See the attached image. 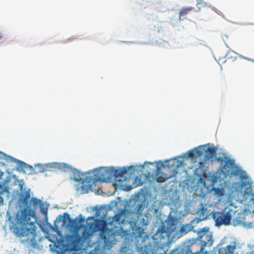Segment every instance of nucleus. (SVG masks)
I'll list each match as a JSON object with an SVG mask.
<instances>
[{
    "label": "nucleus",
    "mask_w": 254,
    "mask_h": 254,
    "mask_svg": "<svg viewBox=\"0 0 254 254\" xmlns=\"http://www.w3.org/2000/svg\"><path fill=\"white\" fill-rule=\"evenodd\" d=\"M236 249V245H228L225 248H221L219 249V254H233Z\"/></svg>",
    "instance_id": "nucleus-12"
},
{
    "label": "nucleus",
    "mask_w": 254,
    "mask_h": 254,
    "mask_svg": "<svg viewBox=\"0 0 254 254\" xmlns=\"http://www.w3.org/2000/svg\"><path fill=\"white\" fill-rule=\"evenodd\" d=\"M30 198V189L20 194L19 203L27 207L17 212L16 214V233L21 236L31 235L34 238L36 233V227L35 224V216L34 211L28 207Z\"/></svg>",
    "instance_id": "nucleus-2"
},
{
    "label": "nucleus",
    "mask_w": 254,
    "mask_h": 254,
    "mask_svg": "<svg viewBox=\"0 0 254 254\" xmlns=\"http://www.w3.org/2000/svg\"><path fill=\"white\" fill-rule=\"evenodd\" d=\"M145 254H150L149 252H146Z\"/></svg>",
    "instance_id": "nucleus-33"
},
{
    "label": "nucleus",
    "mask_w": 254,
    "mask_h": 254,
    "mask_svg": "<svg viewBox=\"0 0 254 254\" xmlns=\"http://www.w3.org/2000/svg\"><path fill=\"white\" fill-rule=\"evenodd\" d=\"M247 178V176H246V177H245V176H243V178H244V179H246V178Z\"/></svg>",
    "instance_id": "nucleus-32"
},
{
    "label": "nucleus",
    "mask_w": 254,
    "mask_h": 254,
    "mask_svg": "<svg viewBox=\"0 0 254 254\" xmlns=\"http://www.w3.org/2000/svg\"><path fill=\"white\" fill-rule=\"evenodd\" d=\"M37 166L39 167V168L40 169V172H44L46 170V169L48 168L47 165H43L42 164H38Z\"/></svg>",
    "instance_id": "nucleus-20"
},
{
    "label": "nucleus",
    "mask_w": 254,
    "mask_h": 254,
    "mask_svg": "<svg viewBox=\"0 0 254 254\" xmlns=\"http://www.w3.org/2000/svg\"><path fill=\"white\" fill-rule=\"evenodd\" d=\"M100 171L101 172V175L99 178V180H101L102 182H105L106 181V180L110 179L111 178V176H109V175H107V177L104 176L103 175L104 173H112L115 178H118L119 177H123L127 172V170L126 168H121L120 169L118 170L113 169L112 170V171L104 169L101 170Z\"/></svg>",
    "instance_id": "nucleus-7"
},
{
    "label": "nucleus",
    "mask_w": 254,
    "mask_h": 254,
    "mask_svg": "<svg viewBox=\"0 0 254 254\" xmlns=\"http://www.w3.org/2000/svg\"><path fill=\"white\" fill-rule=\"evenodd\" d=\"M214 194L217 196H222L224 194V190L223 188H215L213 190Z\"/></svg>",
    "instance_id": "nucleus-16"
},
{
    "label": "nucleus",
    "mask_w": 254,
    "mask_h": 254,
    "mask_svg": "<svg viewBox=\"0 0 254 254\" xmlns=\"http://www.w3.org/2000/svg\"><path fill=\"white\" fill-rule=\"evenodd\" d=\"M156 232H157V233L159 232V229L157 230V231Z\"/></svg>",
    "instance_id": "nucleus-34"
},
{
    "label": "nucleus",
    "mask_w": 254,
    "mask_h": 254,
    "mask_svg": "<svg viewBox=\"0 0 254 254\" xmlns=\"http://www.w3.org/2000/svg\"><path fill=\"white\" fill-rule=\"evenodd\" d=\"M217 148L214 146L209 147L205 150L204 160L205 161L212 159L216 155Z\"/></svg>",
    "instance_id": "nucleus-9"
},
{
    "label": "nucleus",
    "mask_w": 254,
    "mask_h": 254,
    "mask_svg": "<svg viewBox=\"0 0 254 254\" xmlns=\"http://www.w3.org/2000/svg\"><path fill=\"white\" fill-rule=\"evenodd\" d=\"M199 165L201 166V165L203 164V163L202 162H199Z\"/></svg>",
    "instance_id": "nucleus-31"
},
{
    "label": "nucleus",
    "mask_w": 254,
    "mask_h": 254,
    "mask_svg": "<svg viewBox=\"0 0 254 254\" xmlns=\"http://www.w3.org/2000/svg\"><path fill=\"white\" fill-rule=\"evenodd\" d=\"M200 208L198 211V213L200 217H202V218H205L206 216H205V213L207 212V208L203 206L202 203H200L199 204Z\"/></svg>",
    "instance_id": "nucleus-14"
},
{
    "label": "nucleus",
    "mask_w": 254,
    "mask_h": 254,
    "mask_svg": "<svg viewBox=\"0 0 254 254\" xmlns=\"http://www.w3.org/2000/svg\"><path fill=\"white\" fill-rule=\"evenodd\" d=\"M188 251L190 252L191 254H206L207 252L204 253V248L202 247L199 251H196L194 253H192L189 249H188Z\"/></svg>",
    "instance_id": "nucleus-19"
},
{
    "label": "nucleus",
    "mask_w": 254,
    "mask_h": 254,
    "mask_svg": "<svg viewBox=\"0 0 254 254\" xmlns=\"http://www.w3.org/2000/svg\"><path fill=\"white\" fill-rule=\"evenodd\" d=\"M208 231V228L206 227H204L203 228L201 229L200 231H198V234L199 236L200 237H201L202 236L201 235V232H207Z\"/></svg>",
    "instance_id": "nucleus-21"
},
{
    "label": "nucleus",
    "mask_w": 254,
    "mask_h": 254,
    "mask_svg": "<svg viewBox=\"0 0 254 254\" xmlns=\"http://www.w3.org/2000/svg\"><path fill=\"white\" fill-rule=\"evenodd\" d=\"M79 219H74L70 221L71 227L76 230H79L82 227V223L84 222V218L82 217V215H79Z\"/></svg>",
    "instance_id": "nucleus-11"
},
{
    "label": "nucleus",
    "mask_w": 254,
    "mask_h": 254,
    "mask_svg": "<svg viewBox=\"0 0 254 254\" xmlns=\"http://www.w3.org/2000/svg\"><path fill=\"white\" fill-rule=\"evenodd\" d=\"M173 229L166 227L164 224L160 227V250L162 252L160 254H166L169 251L171 244Z\"/></svg>",
    "instance_id": "nucleus-5"
},
{
    "label": "nucleus",
    "mask_w": 254,
    "mask_h": 254,
    "mask_svg": "<svg viewBox=\"0 0 254 254\" xmlns=\"http://www.w3.org/2000/svg\"><path fill=\"white\" fill-rule=\"evenodd\" d=\"M41 211L43 214H47V209H42V208H41Z\"/></svg>",
    "instance_id": "nucleus-24"
},
{
    "label": "nucleus",
    "mask_w": 254,
    "mask_h": 254,
    "mask_svg": "<svg viewBox=\"0 0 254 254\" xmlns=\"http://www.w3.org/2000/svg\"><path fill=\"white\" fill-rule=\"evenodd\" d=\"M55 167V168H65L67 167V165L65 163H53L51 165V167Z\"/></svg>",
    "instance_id": "nucleus-18"
},
{
    "label": "nucleus",
    "mask_w": 254,
    "mask_h": 254,
    "mask_svg": "<svg viewBox=\"0 0 254 254\" xmlns=\"http://www.w3.org/2000/svg\"><path fill=\"white\" fill-rule=\"evenodd\" d=\"M30 202L32 204L33 207L34 209L37 208L38 206L42 203L40 200L35 197H32L31 199Z\"/></svg>",
    "instance_id": "nucleus-15"
},
{
    "label": "nucleus",
    "mask_w": 254,
    "mask_h": 254,
    "mask_svg": "<svg viewBox=\"0 0 254 254\" xmlns=\"http://www.w3.org/2000/svg\"><path fill=\"white\" fill-rule=\"evenodd\" d=\"M156 170L157 171H159V166L158 164H157L156 166Z\"/></svg>",
    "instance_id": "nucleus-28"
},
{
    "label": "nucleus",
    "mask_w": 254,
    "mask_h": 254,
    "mask_svg": "<svg viewBox=\"0 0 254 254\" xmlns=\"http://www.w3.org/2000/svg\"><path fill=\"white\" fill-rule=\"evenodd\" d=\"M2 34L0 32V39L2 38Z\"/></svg>",
    "instance_id": "nucleus-30"
},
{
    "label": "nucleus",
    "mask_w": 254,
    "mask_h": 254,
    "mask_svg": "<svg viewBox=\"0 0 254 254\" xmlns=\"http://www.w3.org/2000/svg\"><path fill=\"white\" fill-rule=\"evenodd\" d=\"M98 231H100V237L103 240L105 246L111 247L115 239V233L112 229L107 228L105 220L100 219L95 222H87L81 237L79 235L70 236L67 239L65 248L60 254H78L73 251L80 250L82 238L86 241L94 233Z\"/></svg>",
    "instance_id": "nucleus-1"
},
{
    "label": "nucleus",
    "mask_w": 254,
    "mask_h": 254,
    "mask_svg": "<svg viewBox=\"0 0 254 254\" xmlns=\"http://www.w3.org/2000/svg\"><path fill=\"white\" fill-rule=\"evenodd\" d=\"M246 254H254V251L248 252Z\"/></svg>",
    "instance_id": "nucleus-26"
},
{
    "label": "nucleus",
    "mask_w": 254,
    "mask_h": 254,
    "mask_svg": "<svg viewBox=\"0 0 254 254\" xmlns=\"http://www.w3.org/2000/svg\"><path fill=\"white\" fill-rule=\"evenodd\" d=\"M126 213V210L125 209L120 210L119 212L113 217L111 224H112L113 223L118 224L123 223L125 221Z\"/></svg>",
    "instance_id": "nucleus-8"
},
{
    "label": "nucleus",
    "mask_w": 254,
    "mask_h": 254,
    "mask_svg": "<svg viewBox=\"0 0 254 254\" xmlns=\"http://www.w3.org/2000/svg\"><path fill=\"white\" fill-rule=\"evenodd\" d=\"M0 188H2V186L1 185H0Z\"/></svg>",
    "instance_id": "nucleus-35"
},
{
    "label": "nucleus",
    "mask_w": 254,
    "mask_h": 254,
    "mask_svg": "<svg viewBox=\"0 0 254 254\" xmlns=\"http://www.w3.org/2000/svg\"><path fill=\"white\" fill-rule=\"evenodd\" d=\"M234 211L231 206H226L221 211L211 212L212 217L215 222L216 226L222 225H228L231 223Z\"/></svg>",
    "instance_id": "nucleus-4"
},
{
    "label": "nucleus",
    "mask_w": 254,
    "mask_h": 254,
    "mask_svg": "<svg viewBox=\"0 0 254 254\" xmlns=\"http://www.w3.org/2000/svg\"><path fill=\"white\" fill-rule=\"evenodd\" d=\"M193 9L194 7L191 6L181 8L179 13V19H181L182 17L188 15Z\"/></svg>",
    "instance_id": "nucleus-13"
},
{
    "label": "nucleus",
    "mask_w": 254,
    "mask_h": 254,
    "mask_svg": "<svg viewBox=\"0 0 254 254\" xmlns=\"http://www.w3.org/2000/svg\"><path fill=\"white\" fill-rule=\"evenodd\" d=\"M253 200L254 201V197L253 198Z\"/></svg>",
    "instance_id": "nucleus-36"
},
{
    "label": "nucleus",
    "mask_w": 254,
    "mask_h": 254,
    "mask_svg": "<svg viewBox=\"0 0 254 254\" xmlns=\"http://www.w3.org/2000/svg\"><path fill=\"white\" fill-rule=\"evenodd\" d=\"M215 160L221 163L224 161V164L221 167L220 171V173L222 174L224 177L226 178L229 175H237L240 173L239 170H232L235 165L234 160L225 156L223 159L221 157H217L215 158Z\"/></svg>",
    "instance_id": "nucleus-6"
},
{
    "label": "nucleus",
    "mask_w": 254,
    "mask_h": 254,
    "mask_svg": "<svg viewBox=\"0 0 254 254\" xmlns=\"http://www.w3.org/2000/svg\"><path fill=\"white\" fill-rule=\"evenodd\" d=\"M203 154V150L200 147H196L194 149L188 152V157L191 159H196Z\"/></svg>",
    "instance_id": "nucleus-10"
},
{
    "label": "nucleus",
    "mask_w": 254,
    "mask_h": 254,
    "mask_svg": "<svg viewBox=\"0 0 254 254\" xmlns=\"http://www.w3.org/2000/svg\"><path fill=\"white\" fill-rule=\"evenodd\" d=\"M2 202H3V198H2L1 196H0V204L1 203H2Z\"/></svg>",
    "instance_id": "nucleus-27"
},
{
    "label": "nucleus",
    "mask_w": 254,
    "mask_h": 254,
    "mask_svg": "<svg viewBox=\"0 0 254 254\" xmlns=\"http://www.w3.org/2000/svg\"><path fill=\"white\" fill-rule=\"evenodd\" d=\"M144 208V205L142 203L139 204L136 206V213L138 216H141L143 209Z\"/></svg>",
    "instance_id": "nucleus-17"
},
{
    "label": "nucleus",
    "mask_w": 254,
    "mask_h": 254,
    "mask_svg": "<svg viewBox=\"0 0 254 254\" xmlns=\"http://www.w3.org/2000/svg\"><path fill=\"white\" fill-rule=\"evenodd\" d=\"M183 163V160H180L179 157L166 160L164 162L160 160V164L162 168L161 171L160 167V183L175 176L178 173V168Z\"/></svg>",
    "instance_id": "nucleus-3"
},
{
    "label": "nucleus",
    "mask_w": 254,
    "mask_h": 254,
    "mask_svg": "<svg viewBox=\"0 0 254 254\" xmlns=\"http://www.w3.org/2000/svg\"><path fill=\"white\" fill-rule=\"evenodd\" d=\"M26 165V164L25 163L21 161H19V167H20L21 169H23L24 168H25Z\"/></svg>",
    "instance_id": "nucleus-22"
},
{
    "label": "nucleus",
    "mask_w": 254,
    "mask_h": 254,
    "mask_svg": "<svg viewBox=\"0 0 254 254\" xmlns=\"http://www.w3.org/2000/svg\"><path fill=\"white\" fill-rule=\"evenodd\" d=\"M247 184V182H242V186H246ZM248 185H249V183L248 182Z\"/></svg>",
    "instance_id": "nucleus-25"
},
{
    "label": "nucleus",
    "mask_w": 254,
    "mask_h": 254,
    "mask_svg": "<svg viewBox=\"0 0 254 254\" xmlns=\"http://www.w3.org/2000/svg\"><path fill=\"white\" fill-rule=\"evenodd\" d=\"M253 193V191L252 190H250V192L248 191V189H246L244 191V194H252Z\"/></svg>",
    "instance_id": "nucleus-23"
},
{
    "label": "nucleus",
    "mask_w": 254,
    "mask_h": 254,
    "mask_svg": "<svg viewBox=\"0 0 254 254\" xmlns=\"http://www.w3.org/2000/svg\"><path fill=\"white\" fill-rule=\"evenodd\" d=\"M156 180L157 182H159V178L158 177H157L156 179Z\"/></svg>",
    "instance_id": "nucleus-29"
},
{
    "label": "nucleus",
    "mask_w": 254,
    "mask_h": 254,
    "mask_svg": "<svg viewBox=\"0 0 254 254\" xmlns=\"http://www.w3.org/2000/svg\"><path fill=\"white\" fill-rule=\"evenodd\" d=\"M1 153V152H0V154Z\"/></svg>",
    "instance_id": "nucleus-37"
}]
</instances>
